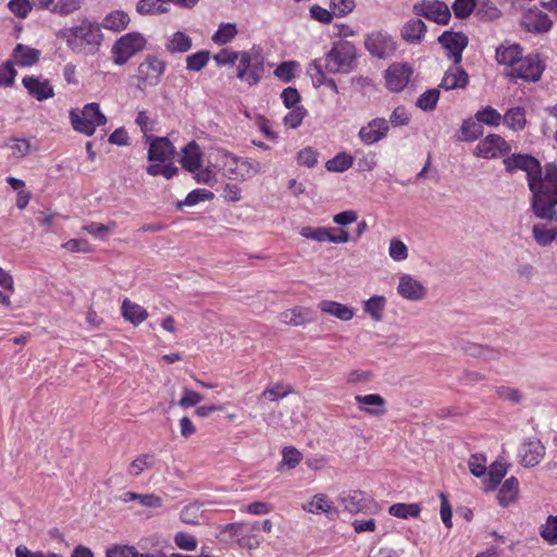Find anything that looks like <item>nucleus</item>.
<instances>
[{"label": "nucleus", "instance_id": "obj_57", "mask_svg": "<svg viewBox=\"0 0 557 557\" xmlns=\"http://www.w3.org/2000/svg\"><path fill=\"white\" fill-rule=\"evenodd\" d=\"M7 147L11 149L12 157L16 159L26 157L32 150L29 140L25 138H11L7 143Z\"/></svg>", "mask_w": 557, "mask_h": 557}, {"label": "nucleus", "instance_id": "obj_26", "mask_svg": "<svg viewBox=\"0 0 557 557\" xmlns=\"http://www.w3.org/2000/svg\"><path fill=\"white\" fill-rule=\"evenodd\" d=\"M321 312L333 315L342 321H349L354 318L352 308L333 300H322L318 304Z\"/></svg>", "mask_w": 557, "mask_h": 557}, {"label": "nucleus", "instance_id": "obj_55", "mask_svg": "<svg viewBox=\"0 0 557 557\" xmlns=\"http://www.w3.org/2000/svg\"><path fill=\"white\" fill-rule=\"evenodd\" d=\"M248 528V522H233L221 527L219 536L225 541L240 537Z\"/></svg>", "mask_w": 557, "mask_h": 557}, {"label": "nucleus", "instance_id": "obj_2", "mask_svg": "<svg viewBox=\"0 0 557 557\" xmlns=\"http://www.w3.org/2000/svg\"><path fill=\"white\" fill-rule=\"evenodd\" d=\"M67 47L76 53H92L102 41V34L98 24L83 20L77 25L64 27L57 34Z\"/></svg>", "mask_w": 557, "mask_h": 557}, {"label": "nucleus", "instance_id": "obj_52", "mask_svg": "<svg viewBox=\"0 0 557 557\" xmlns=\"http://www.w3.org/2000/svg\"><path fill=\"white\" fill-rule=\"evenodd\" d=\"M440 99V90L436 88L428 89L417 99V107L423 111H433Z\"/></svg>", "mask_w": 557, "mask_h": 557}, {"label": "nucleus", "instance_id": "obj_50", "mask_svg": "<svg viewBox=\"0 0 557 557\" xmlns=\"http://www.w3.org/2000/svg\"><path fill=\"white\" fill-rule=\"evenodd\" d=\"M300 65L296 61H285L277 65L274 70V76L284 83L293 81L295 73Z\"/></svg>", "mask_w": 557, "mask_h": 557}, {"label": "nucleus", "instance_id": "obj_46", "mask_svg": "<svg viewBox=\"0 0 557 557\" xmlns=\"http://www.w3.org/2000/svg\"><path fill=\"white\" fill-rule=\"evenodd\" d=\"M532 235L534 240L542 247L550 245L555 239L557 240V230H549L543 224L533 225Z\"/></svg>", "mask_w": 557, "mask_h": 557}, {"label": "nucleus", "instance_id": "obj_25", "mask_svg": "<svg viewBox=\"0 0 557 557\" xmlns=\"http://www.w3.org/2000/svg\"><path fill=\"white\" fill-rule=\"evenodd\" d=\"M182 153L181 163L185 170L195 172L201 166L202 153L196 141L188 143Z\"/></svg>", "mask_w": 557, "mask_h": 557}, {"label": "nucleus", "instance_id": "obj_38", "mask_svg": "<svg viewBox=\"0 0 557 557\" xmlns=\"http://www.w3.org/2000/svg\"><path fill=\"white\" fill-rule=\"evenodd\" d=\"M191 48V39L185 33H174L166 42V49L172 53L187 52Z\"/></svg>", "mask_w": 557, "mask_h": 557}, {"label": "nucleus", "instance_id": "obj_33", "mask_svg": "<svg viewBox=\"0 0 557 557\" xmlns=\"http://www.w3.org/2000/svg\"><path fill=\"white\" fill-rule=\"evenodd\" d=\"M309 310L302 307H295L280 313V321L286 325H302L309 322Z\"/></svg>", "mask_w": 557, "mask_h": 557}, {"label": "nucleus", "instance_id": "obj_7", "mask_svg": "<svg viewBox=\"0 0 557 557\" xmlns=\"http://www.w3.org/2000/svg\"><path fill=\"white\" fill-rule=\"evenodd\" d=\"M146 39L138 33H129L122 36L113 46V62L117 65L125 64L132 57L145 48Z\"/></svg>", "mask_w": 557, "mask_h": 557}, {"label": "nucleus", "instance_id": "obj_54", "mask_svg": "<svg viewBox=\"0 0 557 557\" xmlns=\"http://www.w3.org/2000/svg\"><path fill=\"white\" fill-rule=\"evenodd\" d=\"M354 159L350 154L341 152L337 153L333 159L329 160L325 164L329 171L344 172L352 165Z\"/></svg>", "mask_w": 557, "mask_h": 557}, {"label": "nucleus", "instance_id": "obj_49", "mask_svg": "<svg viewBox=\"0 0 557 557\" xmlns=\"http://www.w3.org/2000/svg\"><path fill=\"white\" fill-rule=\"evenodd\" d=\"M84 3V0H53L51 13L66 16L78 11Z\"/></svg>", "mask_w": 557, "mask_h": 557}, {"label": "nucleus", "instance_id": "obj_18", "mask_svg": "<svg viewBox=\"0 0 557 557\" xmlns=\"http://www.w3.org/2000/svg\"><path fill=\"white\" fill-rule=\"evenodd\" d=\"M389 123L383 117H376L362 126L359 131V138L364 145H373L387 136Z\"/></svg>", "mask_w": 557, "mask_h": 557}, {"label": "nucleus", "instance_id": "obj_41", "mask_svg": "<svg viewBox=\"0 0 557 557\" xmlns=\"http://www.w3.org/2000/svg\"><path fill=\"white\" fill-rule=\"evenodd\" d=\"M156 457L152 454H143L134 459L127 470L131 476L140 475L146 469H151L154 466Z\"/></svg>", "mask_w": 557, "mask_h": 557}, {"label": "nucleus", "instance_id": "obj_15", "mask_svg": "<svg viewBox=\"0 0 557 557\" xmlns=\"http://www.w3.org/2000/svg\"><path fill=\"white\" fill-rule=\"evenodd\" d=\"M146 143L149 145L148 160L151 162L165 163L175 153L173 144L166 137L146 135Z\"/></svg>", "mask_w": 557, "mask_h": 557}, {"label": "nucleus", "instance_id": "obj_60", "mask_svg": "<svg viewBox=\"0 0 557 557\" xmlns=\"http://www.w3.org/2000/svg\"><path fill=\"white\" fill-rule=\"evenodd\" d=\"M221 160H222V168L224 171V175L228 177L230 180L235 178V172L238 170V164L240 159L236 158L232 153L227 151H221Z\"/></svg>", "mask_w": 557, "mask_h": 557}, {"label": "nucleus", "instance_id": "obj_43", "mask_svg": "<svg viewBox=\"0 0 557 557\" xmlns=\"http://www.w3.org/2000/svg\"><path fill=\"white\" fill-rule=\"evenodd\" d=\"M474 117L480 121L482 125L492 127L498 126L503 121V115L491 106L478 110Z\"/></svg>", "mask_w": 557, "mask_h": 557}, {"label": "nucleus", "instance_id": "obj_24", "mask_svg": "<svg viewBox=\"0 0 557 557\" xmlns=\"http://www.w3.org/2000/svg\"><path fill=\"white\" fill-rule=\"evenodd\" d=\"M355 400L360 405L361 411L371 416H382L386 411V401L379 394L356 395Z\"/></svg>", "mask_w": 557, "mask_h": 557}, {"label": "nucleus", "instance_id": "obj_19", "mask_svg": "<svg viewBox=\"0 0 557 557\" xmlns=\"http://www.w3.org/2000/svg\"><path fill=\"white\" fill-rule=\"evenodd\" d=\"M397 293L407 300L419 301L425 297L426 289L424 285L410 274H403L399 277Z\"/></svg>", "mask_w": 557, "mask_h": 557}, {"label": "nucleus", "instance_id": "obj_9", "mask_svg": "<svg viewBox=\"0 0 557 557\" xmlns=\"http://www.w3.org/2000/svg\"><path fill=\"white\" fill-rule=\"evenodd\" d=\"M412 10L416 15L442 25L448 24L451 15L448 5L438 0H422Z\"/></svg>", "mask_w": 557, "mask_h": 557}, {"label": "nucleus", "instance_id": "obj_17", "mask_svg": "<svg viewBox=\"0 0 557 557\" xmlns=\"http://www.w3.org/2000/svg\"><path fill=\"white\" fill-rule=\"evenodd\" d=\"M412 69L408 64L394 63L385 72L386 87L391 91H401L409 83Z\"/></svg>", "mask_w": 557, "mask_h": 557}, {"label": "nucleus", "instance_id": "obj_53", "mask_svg": "<svg viewBox=\"0 0 557 557\" xmlns=\"http://www.w3.org/2000/svg\"><path fill=\"white\" fill-rule=\"evenodd\" d=\"M214 194L210 190L198 188L191 190L185 198L184 201H181L177 203L178 208H182L183 206L193 207L198 205L201 201L211 200L213 199Z\"/></svg>", "mask_w": 557, "mask_h": 557}, {"label": "nucleus", "instance_id": "obj_14", "mask_svg": "<svg viewBox=\"0 0 557 557\" xmlns=\"http://www.w3.org/2000/svg\"><path fill=\"white\" fill-rule=\"evenodd\" d=\"M364 45L372 55L380 59L391 57L396 50V44L393 38L382 32H374L368 35Z\"/></svg>", "mask_w": 557, "mask_h": 557}, {"label": "nucleus", "instance_id": "obj_16", "mask_svg": "<svg viewBox=\"0 0 557 557\" xmlns=\"http://www.w3.org/2000/svg\"><path fill=\"white\" fill-rule=\"evenodd\" d=\"M438 42L448 51V57L455 65H458L462 59V52L468 45V37L461 32H444L438 37Z\"/></svg>", "mask_w": 557, "mask_h": 557}, {"label": "nucleus", "instance_id": "obj_31", "mask_svg": "<svg viewBox=\"0 0 557 557\" xmlns=\"http://www.w3.org/2000/svg\"><path fill=\"white\" fill-rule=\"evenodd\" d=\"M508 472L507 466L502 461H494L487 472V476L483 480V485L485 491H494L505 475Z\"/></svg>", "mask_w": 557, "mask_h": 557}, {"label": "nucleus", "instance_id": "obj_64", "mask_svg": "<svg viewBox=\"0 0 557 557\" xmlns=\"http://www.w3.org/2000/svg\"><path fill=\"white\" fill-rule=\"evenodd\" d=\"M470 472L476 476L482 478L486 474V458L481 455H471L468 461Z\"/></svg>", "mask_w": 557, "mask_h": 557}, {"label": "nucleus", "instance_id": "obj_8", "mask_svg": "<svg viewBox=\"0 0 557 557\" xmlns=\"http://www.w3.org/2000/svg\"><path fill=\"white\" fill-rule=\"evenodd\" d=\"M510 145L497 134H490L481 139L474 148V156L483 159H497L509 154Z\"/></svg>", "mask_w": 557, "mask_h": 557}, {"label": "nucleus", "instance_id": "obj_1", "mask_svg": "<svg viewBox=\"0 0 557 557\" xmlns=\"http://www.w3.org/2000/svg\"><path fill=\"white\" fill-rule=\"evenodd\" d=\"M528 187L531 191V208L541 220L557 221V164L546 163L540 173L530 177Z\"/></svg>", "mask_w": 557, "mask_h": 557}, {"label": "nucleus", "instance_id": "obj_13", "mask_svg": "<svg viewBox=\"0 0 557 557\" xmlns=\"http://www.w3.org/2000/svg\"><path fill=\"white\" fill-rule=\"evenodd\" d=\"M505 170L508 173H513L517 170L524 171L527 174V182H529L530 177L540 173V168L542 166L540 161L530 154L522 153H513L504 158L503 160Z\"/></svg>", "mask_w": 557, "mask_h": 557}, {"label": "nucleus", "instance_id": "obj_37", "mask_svg": "<svg viewBox=\"0 0 557 557\" xmlns=\"http://www.w3.org/2000/svg\"><path fill=\"white\" fill-rule=\"evenodd\" d=\"M122 502L128 503L137 500L140 506L146 508H159L163 505V500L156 494H138L135 492H126L122 496Z\"/></svg>", "mask_w": 557, "mask_h": 557}, {"label": "nucleus", "instance_id": "obj_6", "mask_svg": "<svg viewBox=\"0 0 557 557\" xmlns=\"http://www.w3.org/2000/svg\"><path fill=\"white\" fill-rule=\"evenodd\" d=\"M165 63L156 55H148L138 65L137 74L134 76L137 89L144 91L147 87L157 86L164 74Z\"/></svg>", "mask_w": 557, "mask_h": 557}, {"label": "nucleus", "instance_id": "obj_28", "mask_svg": "<svg viewBox=\"0 0 557 557\" xmlns=\"http://www.w3.org/2000/svg\"><path fill=\"white\" fill-rule=\"evenodd\" d=\"M302 509L313 515L325 513L326 516H330L336 513L333 503L325 494L322 493L315 494L309 502L304 504Z\"/></svg>", "mask_w": 557, "mask_h": 557}, {"label": "nucleus", "instance_id": "obj_10", "mask_svg": "<svg viewBox=\"0 0 557 557\" xmlns=\"http://www.w3.org/2000/svg\"><path fill=\"white\" fill-rule=\"evenodd\" d=\"M544 66L537 57H522L517 63L506 72V75L512 78H520L528 82H536L541 78Z\"/></svg>", "mask_w": 557, "mask_h": 557}, {"label": "nucleus", "instance_id": "obj_23", "mask_svg": "<svg viewBox=\"0 0 557 557\" xmlns=\"http://www.w3.org/2000/svg\"><path fill=\"white\" fill-rule=\"evenodd\" d=\"M469 83V76L467 72L458 65L449 67L440 84V87L445 90H454L458 88H465Z\"/></svg>", "mask_w": 557, "mask_h": 557}, {"label": "nucleus", "instance_id": "obj_39", "mask_svg": "<svg viewBox=\"0 0 557 557\" xmlns=\"http://www.w3.org/2000/svg\"><path fill=\"white\" fill-rule=\"evenodd\" d=\"M334 228L331 227H324V226H304L300 228L299 234L306 239L314 240L318 243H324L329 242L331 238V232H333Z\"/></svg>", "mask_w": 557, "mask_h": 557}, {"label": "nucleus", "instance_id": "obj_35", "mask_svg": "<svg viewBox=\"0 0 557 557\" xmlns=\"http://www.w3.org/2000/svg\"><path fill=\"white\" fill-rule=\"evenodd\" d=\"M518 491V479H516L515 476H510L509 479L505 480L497 494L499 505H502L503 507L508 506L511 502L516 499Z\"/></svg>", "mask_w": 557, "mask_h": 557}, {"label": "nucleus", "instance_id": "obj_58", "mask_svg": "<svg viewBox=\"0 0 557 557\" xmlns=\"http://www.w3.org/2000/svg\"><path fill=\"white\" fill-rule=\"evenodd\" d=\"M166 0H139L137 3V12L140 14H157L166 11L163 5Z\"/></svg>", "mask_w": 557, "mask_h": 557}, {"label": "nucleus", "instance_id": "obj_30", "mask_svg": "<svg viewBox=\"0 0 557 557\" xmlns=\"http://www.w3.org/2000/svg\"><path fill=\"white\" fill-rule=\"evenodd\" d=\"M121 311L123 318L134 325H139L148 318V312L143 306L127 298L123 300Z\"/></svg>", "mask_w": 557, "mask_h": 557}, {"label": "nucleus", "instance_id": "obj_45", "mask_svg": "<svg viewBox=\"0 0 557 557\" xmlns=\"http://www.w3.org/2000/svg\"><path fill=\"white\" fill-rule=\"evenodd\" d=\"M294 392L290 385H285L283 383H275L273 385L268 386L262 394L260 395V399L264 398L270 401H277L280 399L285 398L289 394Z\"/></svg>", "mask_w": 557, "mask_h": 557}, {"label": "nucleus", "instance_id": "obj_51", "mask_svg": "<svg viewBox=\"0 0 557 557\" xmlns=\"http://www.w3.org/2000/svg\"><path fill=\"white\" fill-rule=\"evenodd\" d=\"M237 170L234 180H246L258 174L261 171V164L257 161L240 159Z\"/></svg>", "mask_w": 557, "mask_h": 557}, {"label": "nucleus", "instance_id": "obj_32", "mask_svg": "<svg viewBox=\"0 0 557 557\" xmlns=\"http://www.w3.org/2000/svg\"><path fill=\"white\" fill-rule=\"evenodd\" d=\"M129 21L131 20L127 13L116 10L104 16L101 22V26L106 29L119 33L128 26Z\"/></svg>", "mask_w": 557, "mask_h": 557}, {"label": "nucleus", "instance_id": "obj_48", "mask_svg": "<svg viewBox=\"0 0 557 557\" xmlns=\"http://www.w3.org/2000/svg\"><path fill=\"white\" fill-rule=\"evenodd\" d=\"M236 25L233 23L220 24L218 30L212 36V41L216 45H226L231 42L237 35Z\"/></svg>", "mask_w": 557, "mask_h": 557}, {"label": "nucleus", "instance_id": "obj_59", "mask_svg": "<svg viewBox=\"0 0 557 557\" xmlns=\"http://www.w3.org/2000/svg\"><path fill=\"white\" fill-rule=\"evenodd\" d=\"M476 1L475 0H455L451 10L457 18H466L472 12L475 13Z\"/></svg>", "mask_w": 557, "mask_h": 557}, {"label": "nucleus", "instance_id": "obj_47", "mask_svg": "<svg viewBox=\"0 0 557 557\" xmlns=\"http://www.w3.org/2000/svg\"><path fill=\"white\" fill-rule=\"evenodd\" d=\"M503 121L509 128L513 131L522 129L527 122L525 112L520 107L511 108L503 116Z\"/></svg>", "mask_w": 557, "mask_h": 557}, {"label": "nucleus", "instance_id": "obj_22", "mask_svg": "<svg viewBox=\"0 0 557 557\" xmlns=\"http://www.w3.org/2000/svg\"><path fill=\"white\" fill-rule=\"evenodd\" d=\"M425 33V23L420 18H411L401 27L400 36L407 44L419 45L424 39Z\"/></svg>", "mask_w": 557, "mask_h": 557}, {"label": "nucleus", "instance_id": "obj_5", "mask_svg": "<svg viewBox=\"0 0 557 557\" xmlns=\"http://www.w3.org/2000/svg\"><path fill=\"white\" fill-rule=\"evenodd\" d=\"M356 49L347 41L338 42L325 55L324 67L329 73L348 74L354 69Z\"/></svg>", "mask_w": 557, "mask_h": 557}, {"label": "nucleus", "instance_id": "obj_4", "mask_svg": "<svg viewBox=\"0 0 557 557\" xmlns=\"http://www.w3.org/2000/svg\"><path fill=\"white\" fill-rule=\"evenodd\" d=\"M70 121L74 131L91 136L98 126H102L107 123V117L100 111L99 104L91 102L86 104L82 110H71Z\"/></svg>", "mask_w": 557, "mask_h": 557}, {"label": "nucleus", "instance_id": "obj_42", "mask_svg": "<svg viewBox=\"0 0 557 557\" xmlns=\"http://www.w3.org/2000/svg\"><path fill=\"white\" fill-rule=\"evenodd\" d=\"M420 512H421V508L416 503H412V504L397 503V504L392 505L388 508L389 515L397 517V518H401V519L417 518L420 515Z\"/></svg>", "mask_w": 557, "mask_h": 557}, {"label": "nucleus", "instance_id": "obj_21", "mask_svg": "<svg viewBox=\"0 0 557 557\" xmlns=\"http://www.w3.org/2000/svg\"><path fill=\"white\" fill-rule=\"evenodd\" d=\"M522 26L529 32L547 33L553 22L547 14L540 10H529L522 15Z\"/></svg>", "mask_w": 557, "mask_h": 557}, {"label": "nucleus", "instance_id": "obj_56", "mask_svg": "<svg viewBox=\"0 0 557 557\" xmlns=\"http://www.w3.org/2000/svg\"><path fill=\"white\" fill-rule=\"evenodd\" d=\"M106 557H154L152 554H139L135 547L127 545H114L106 552Z\"/></svg>", "mask_w": 557, "mask_h": 557}, {"label": "nucleus", "instance_id": "obj_3", "mask_svg": "<svg viewBox=\"0 0 557 557\" xmlns=\"http://www.w3.org/2000/svg\"><path fill=\"white\" fill-rule=\"evenodd\" d=\"M264 74V57L260 51L242 50L236 66V77L249 86L260 83Z\"/></svg>", "mask_w": 557, "mask_h": 557}, {"label": "nucleus", "instance_id": "obj_29", "mask_svg": "<svg viewBox=\"0 0 557 557\" xmlns=\"http://www.w3.org/2000/svg\"><path fill=\"white\" fill-rule=\"evenodd\" d=\"M40 51L29 46L18 44L13 50V61L20 66H32L39 60Z\"/></svg>", "mask_w": 557, "mask_h": 557}, {"label": "nucleus", "instance_id": "obj_61", "mask_svg": "<svg viewBox=\"0 0 557 557\" xmlns=\"http://www.w3.org/2000/svg\"><path fill=\"white\" fill-rule=\"evenodd\" d=\"M541 536L548 544H557V516H549L546 523L542 525Z\"/></svg>", "mask_w": 557, "mask_h": 557}, {"label": "nucleus", "instance_id": "obj_34", "mask_svg": "<svg viewBox=\"0 0 557 557\" xmlns=\"http://www.w3.org/2000/svg\"><path fill=\"white\" fill-rule=\"evenodd\" d=\"M484 134L483 125L475 117H469L463 120L460 126V140L461 141H474Z\"/></svg>", "mask_w": 557, "mask_h": 557}, {"label": "nucleus", "instance_id": "obj_27", "mask_svg": "<svg viewBox=\"0 0 557 557\" xmlns=\"http://www.w3.org/2000/svg\"><path fill=\"white\" fill-rule=\"evenodd\" d=\"M522 50L517 44H503L496 49V60L510 70L521 58Z\"/></svg>", "mask_w": 557, "mask_h": 557}, {"label": "nucleus", "instance_id": "obj_63", "mask_svg": "<svg viewBox=\"0 0 557 557\" xmlns=\"http://www.w3.org/2000/svg\"><path fill=\"white\" fill-rule=\"evenodd\" d=\"M209 58L208 51H198L190 54L186 59L187 69L190 71H200L207 65Z\"/></svg>", "mask_w": 557, "mask_h": 557}, {"label": "nucleus", "instance_id": "obj_20", "mask_svg": "<svg viewBox=\"0 0 557 557\" xmlns=\"http://www.w3.org/2000/svg\"><path fill=\"white\" fill-rule=\"evenodd\" d=\"M22 83L27 92L38 101H45L54 96L53 87L47 79L25 76L23 77Z\"/></svg>", "mask_w": 557, "mask_h": 557}, {"label": "nucleus", "instance_id": "obj_44", "mask_svg": "<svg viewBox=\"0 0 557 557\" xmlns=\"http://www.w3.org/2000/svg\"><path fill=\"white\" fill-rule=\"evenodd\" d=\"M202 504L201 503H191L183 507L180 512V519L183 523L186 524H199L200 519L202 517Z\"/></svg>", "mask_w": 557, "mask_h": 557}, {"label": "nucleus", "instance_id": "obj_12", "mask_svg": "<svg viewBox=\"0 0 557 557\" xmlns=\"http://www.w3.org/2000/svg\"><path fill=\"white\" fill-rule=\"evenodd\" d=\"M338 502L350 513L372 512L376 507L374 500L361 491L344 492L338 496Z\"/></svg>", "mask_w": 557, "mask_h": 557}, {"label": "nucleus", "instance_id": "obj_36", "mask_svg": "<svg viewBox=\"0 0 557 557\" xmlns=\"http://www.w3.org/2000/svg\"><path fill=\"white\" fill-rule=\"evenodd\" d=\"M386 304L387 300L385 296L374 295L364 301L363 311L369 314L373 321L379 322L383 319Z\"/></svg>", "mask_w": 557, "mask_h": 557}, {"label": "nucleus", "instance_id": "obj_40", "mask_svg": "<svg viewBox=\"0 0 557 557\" xmlns=\"http://www.w3.org/2000/svg\"><path fill=\"white\" fill-rule=\"evenodd\" d=\"M502 15L500 10L488 0H482L476 3L475 16L480 21H495Z\"/></svg>", "mask_w": 557, "mask_h": 557}, {"label": "nucleus", "instance_id": "obj_62", "mask_svg": "<svg viewBox=\"0 0 557 557\" xmlns=\"http://www.w3.org/2000/svg\"><path fill=\"white\" fill-rule=\"evenodd\" d=\"M388 255L396 262L404 261L408 258V247L403 240L393 238L389 242Z\"/></svg>", "mask_w": 557, "mask_h": 557}, {"label": "nucleus", "instance_id": "obj_11", "mask_svg": "<svg viewBox=\"0 0 557 557\" xmlns=\"http://www.w3.org/2000/svg\"><path fill=\"white\" fill-rule=\"evenodd\" d=\"M545 446L536 437L524 440L518 449L519 462L525 468L537 466L545 457Z\"/></svg>", "mask_w": 557, "mask_h": 557}]
</instances>
